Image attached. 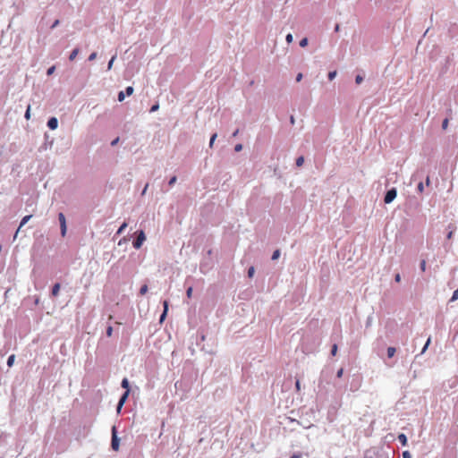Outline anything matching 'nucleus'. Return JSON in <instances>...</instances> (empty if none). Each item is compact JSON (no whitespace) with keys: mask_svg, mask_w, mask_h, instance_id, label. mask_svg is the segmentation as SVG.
Instances as JSON below:
<instances>
[{"mask_svg":"<svg viewBox=\"0 0 458 458\" xmlns=\"http://www.w3.org/2000/svg\"><path fill=\"white\" fill-rule=\"evenodd\" d=\"M403 458H411V455L409 451H404L403 453Z\"/></svg>","mask_w":458,"mask_h":458,"instance_id":"e433bc0d","label":"nucleus"},{"mask_svg":"<svg viewBox=\"0 0 458 458\" xmlns=\"http://www.w3.org/2000/svg\"><path fill=\"white\" fill-rule=\"evenodd\" d=\"M337 349H338L337 344H333L332 349H331V354H332L333 356L336 355V353H337Z\"/></svg>","mask_w":458,"mask_h":458,"instance_id":"a878e982","label":"nucleus"},{"mask_svg":"<svg viewBox=\"0 0 458 458\" xmlns=\"http://www.w3.org/2000/svg\"><path fill=\"white\" fill-rule=\"evenodd\" d=\"M129 393H130V390L125 391V393L120 398V400H119L120 406L123 405V403H125L126 399L128 398Z\"/></svg>","mask_w":458,"mask_h":458,"instance_id":"6e6552de","label":"nucleus"},{"mask_svg":"<svg viewBox=\"0 0 458 458\" xmlns=\"http://www.w3.org/2000/svg\"><path fill=\"white\" fill-rule=\"evenodd\" d=\"M118 141H119V138L117 137L116 139H114V140L111 142V145H112V146H114V145H116V144L118 143Z\"/></svg>","mask_w":458,"mask_h":458,"instance_id":"a18cd8bd","label":"nucleus"},{"mask_svg":"<svg viewBox=\"0 0 458 458\" xmlns=\"http://www.w3.org/2000/svg\"><path fill=\"white\" fill-rule=\"evenodd\" d=\"M456 300H458V289H456V290L454 292L453 296H452V298H451L450 301H456Z\"/></svg>","mask_w":458,"mask_h":458,"instance_id":"393cba45","label":"nucleus"},{"mask_svg":"<svg viewBox=\"0 0 458 458\" xmlns=\"http://www.w3.org/2000/svg\"><path fill=\"white\" fill-rule=\"evenodd\" d=\"M291 458H301L300 454H293Z\"/></svg>","mask_w":458,"mask_h":458,"instance_id":"3c124183","label":"nucleus"},{"mask_svg":"<svg viewBox=\"0 0 458 458\" xmlns=\"http://www.w3.org/2000/svg\"><path fill=\"white\" fill-rule=\"evenodd\" d=\"M301 79H302V74H301V73H298V74H297V77H296V81H298V82H299V81H301Z\"/></svg>","mask_w":458,"mask_h":458,"instance_id":"37998d69","label":"nucleus"},{"mask_svg":"<svg viewBox=\"0 0 458 458\" xmlns=\"http://www.w3.org/2000/svg\"><path fill=\"white\" fill-rule=\"evenodd\" d=\"M429 344H430V338H428V339L427 340L426 344L424 345V347H423V349H422V351H421V353H424V352H426V350H427V348L428 347Z\"/></svg>","mask_w":458,"mask_h":458,"instance_id":"2f4dec72","label":"nucleus"},{"mask_svg":"<svg viewBox=\"0 0 458 458\" xmlns=\"http://www.w3.org/2000/svg\"><path fill=\"white\" fill-rule=\"evenodd\" d=\"M133 93V88L129 86L125 89V93L127 96H131Z\"/></svg>","mask_w":458,"mask_h":458,"instance_id":"b1692460","label":"nucleus"},{"mask_svg":"<svg viewBox=\"0 0 458 458\" xmlns=\"http://www.w3.org/2000/svg\"><path fill=\"white\" fill-rule=\"evenodd\" d=\"M295 386H296L297 391H300L301 386H300V381L299 380H296Z\"/></svg>","mask_w":458,"mask_h":458,"instance_id":"49530a36","label":"nucleus"},{"mask_svg":"<svg viewBox=\"0 0 458 458\" xmlns=\"http://www.w3.org/2000/svg\"><path fill=\"white\" fill-rule=\"evenodd\" d=\"M417 189H418V191H419L420 192H422V191H424V185H423V183H422V182H420V183L418 184Z\"/></svg>","mask_w":458,"mask_h":458,"instance_id":"4c0bfd02","label":"nucleus"},{"mask_svg":"<svg viewBox=\"0 0 458 458\" xmlns=\"http://www.w3.org/2000/svg\"><path fill=\"white\" fill-rule=\"evenodd\" d=\"M124 98H125V94L123 91H120L119 94H118V100L120 102L123 101L124 100Z\"/></svg>","mask_w":458,"mask_h":458,"instance_id":"cd10ccee","label":"nucleus"},{"mask_svg":"<svg viewBox=\"0 0 458 458\" xmlns=\"http://www.w3.org/2000/svg\"><path fill=\"white\" fill-rule=\"evenodd\" d=\"M280 256V250H276L272 255V259L273 260H276L279 258Z\"/></svg>","mask_w":458,"mask_h":458,"instance_id":"6ab92c4d","label":"nucleus"},{"mask_svg":"<svg viewBox=\"0 0 458 458\" xmlns=\"http://www.w3.org/2000/svg\"><path fill=\"white\" fill-rule=\"evenodd\" d=\"M122 407H123V406H120V404L118 403V405H117V411H118V412L121 411Z\"/></svg>","mask_w":458,"mask_h":458,"instance_id":"864d4df0","label":"nucleus"},{"mask_svg":"<svg viewBox=\"0 0 458 458\" xmlns=\"http://www.w3.org/2000/svg\"><path fill=\"white\" fill-rule=\"evenodd\" d=\"M55 65H53V66H51V67H49V68L47 69V74L48 76H50V75H52V74L55 72Z\"/></svg>","mask_w":458,"mask_h":458,"instance_id":"aec40b11","label":"nucleus"},{"mask_svg":"<svg viewBox=\"0 0 458 458\" xmlns=\"http://www.w3.org/2000/svg\"><path fill=\"white\" fill-rule=\"evenodd\" d=\"M452 236H453V232L451 231V232H449V233H448V234H447V238H448V239H451V238H452Z\"/></svg>","mask_w":458,"mask_h":458,"instance_id":"09e8293b","label":"nucleus"},{"mask_svg":"<svg viewBox=\"0 0 458 458\" xmlns=\"http://www.w3.org/2000/svg\"><path fill=\"white\" fill-rule=\"evenodd\" d=\"M79 54V48H74L69 55V60L73 61Z\"/></svg>","mask_w":458,"mask_h":458,"instance_id":"9d476101","label":"nucleus"},{"mask_svg":"<svg viewBox=\"0 0 458 458\" xmlns=\"http://www.w3.org/2000/svg\"><path fill=\"white\" fill-rule=\"evenodd\" d=\"M127 225H127V223H126V222H123V223L122 224V225L119 227V229L117 230L116 233H117V234H121V233H123V231L126 229Z\"/></svg>","mask_w":458,"mask_h":458,"instance_id":"4468645a","label":"nucleus"},{"mask_svg":"<svg viewBox=\"0 0 458 458\" xmlns=\"http://www.w3.org/2000/svg\"><path fill=\"white\" fill-rule=\"evenodd\" d=\"M242 149V144H237V145H235V147H234V150H235L236 152H239V151H241Z\"/></svg>","mask_w":458,"mask_h":458,"instance_id":"58836bf2","label":"nucleus"},{"mask_svg":"<svg viewBox=\"0 0 458 458\" xmlns=\"http://www.w3.org/2000/svg\"><path fill=\"white\" fill-rule=\"evenodd\" d=\"M336 76V71L329 72L328 73V79L330 81H333L335 77Z\"/></svg>","mask_w":458,"mask_h":458,"instance_id":"bb28decb","label":"nucleus"},{"mask_svg":"<svg viewBox=\"0 0 458 458\" xmlns=\"http://www.w3.org/2000/svg\"><path fill=\"white\" fill-rule=\"evenodd\" d=\"M58 219L60 222L61 234H62V236H65L67 227H66V220H65L64 215L63 213H59Z\"/></svg>","mask_w":458,"mask_h":458,"instance_id":"20e7f679","label":"nucleus"},{"mask_svg":"<svg viewBox=\"0 0 458 458\" xmlns=\"http://www.w3.org/2000/svg\"><path fill=\"white\" fill-rule=\"evenodd\" d=\"M31 218V215H29V216H25L21 221V224H20V226L18 228V231Z\"/></svg>","mask_w":458,"mask_h":458,"instance_id":"9b49d317","label":"nucleus"},{"mask_svg":"<svg viewBox=\"0 0 458 458\" xmlns=\"http://www.w3.org/2000/svg\"><path fill=\"white\" fill-rule=\"evenodd\" d=\"M447 126H448V119H447V118H445V119L443 121V123H442V128H443L444 130H445V129L447 128Z\"/></svg>","mask_w":458,"mask_h":458,"instance_id":"c9c22d12","label":"nucleus"},{"mask_svg":"<svg viewBox=\"0 0 458 458\" xmlns=\"http://www.w3.org/2000/svg\"><path fill=\"white\" fill-rule=\"evenodd\" d=\"M192 292H193V289H192V287H191V286H190V287L187 289V291H186V295H187V297H188V298H191V296H192Z\"/></svg>","mask_w":458,"mask_h":458,"instance_id":"c85d7f7f","label":"nucleus"},{"mask_svg":"<svg viewBox=\"0 0 458 458\" xmlns=\"http://www.w3.org/2000/svg\"><path fill=\"white\" fill-rule=\"evenodd\" d=\"M396 195H397V191L395 188H392L391 190L387 191L385 195V198H384L385 203L386 204L391 203L396 198Z\"/></svg>","mask_w":458,"mask_h":458,"instance_id":"7ed1b4c3","label":"nucleus"},{"mask_svg":"<svg viewBox=\"0 0 458 458\" xmlns=\"http://www.w3.org/2000/svg\"><path fill=\"white\" fill-rule=\"evenodd\" d=\"M148 285H147V284L142 285V286L140 287V293L141 295H144V294L148 292Z\"/></svg>","mask_w":458,"mask_h":458,"instance_id":"a211bd4d","label":"nucleus"},{"mask_svg":"<svg viewBox=\"0 0 458 458\" xmlns=\"http://www.w3.org/2000/svg\"><path fill=\"white\" fill-rule=\"evenodd\" d=\"M362 77L360 75H357L355 78V81L357 84H360L362 81Z\"/></svg>","mask_w":458,"mask_h":458,"instance_id":"ea45409f","label":"nucleus"},{"mask_svg":"<svg viewBox=\"0 0 458 458\" xmlns=\"http://www.w3.org/2000/svg\"><path fill=\"white\" fill-rule=\"evenodd\" d=\"M60 287H61L60 284H58V283L54 284V286L52 288V293H51L54 297L58 295L59 291H60Z\"/></svg>","mask_w":458,"mask_h":458,"instance_id":"0eeeda50","label":"nucleus"},{"mask_svg":"<svg viewBox=\"0 0 458 458\" xmlns=\"http://www.w3.org/2000/svg\"><path fill=\"white\" fill-rule=\"evenodd\" d=\"M163 305H164V311L161 314L160 319H159L161 323L165 320V318L166 317V314H167V311H168V301H164Z\"/></svg>","mask_w":458,"mask_h":458,"instance_id":"423d86ee","label":"nucleus"},{"mask_svg":"<svg viewBox=\"0 0 458 458\" xmlns=\"http://www.w3.org/2000/svg\"><path fill=\"white\" fill-rule=\"evenodd\" d=\"M308 43H309V40L307 38H303L301 41H300V46L301 47H305L308 46Z\"/></svg>","mask_w":458,"mask_h":458,"instance_id":"f3484780","label":"nucleus"},{"mask_svg":"<svg viewBox=\"0 0 458 458\" xmlns=\"http://www.w3.org/2000/svg\"><path fill=\"white\" fill-rule=\"evenodd\" d=\"M216 136H217V135H216V133H214V134L211 136V138H210V142H209V146H210V147H212V146H213L214 141H215V140H216Z\"/></svg>","mask_w":458,"mask_h":458,"instance_id":"72a5a7b5","label":"nucleus"},{"mask_svg":"<svg viewBox=\"0 0 458 458\" xmlns=\"http://www.w3.org/2000/svg\"><path fill=\"white\" fill-rule=\"evenodd\" d=\"M285 40L288 44H291L293 40V37L291 33L287 34L285 37Z\"/></svg>","mask_w":458,"mask_h":458,"instance_id":"4be33fe9","label":"nucleus"},{"mask_svg":"<svg viewBox=\"0 0 458 458\" xmlns=\"http://www.w3.org/2000/svg\"><path fill=\"white\" fill-rule=\"evenodd\" d=\"M58 23H59V21H58V20H56V21L54 22V24L52 25V28H55V26H57V25H58Z\"/></svg>","mask_w":458,"mask_h":458,"instance_id":"de8ad7c7","label":"nucleus"},{"mask_svg":"<svg viewBox=\"0 0 458 458\" xmlns=\"http://www.w3.org/2000/svg\"><path fill=\"white\" fill-rule=\"evenodd\" d=\"M340 26L338 24L335 25V30L339 31Z\"/></svg>","mask_w":458,"mask_h":458,"instance_id":"603ef678","label":"nucleus"},{"mask_svg":"<svg viewBox=\"0 0 458 458\" xmlns=\"http://www.w3.org/2000/svg\"><path fill=\"white\" fill-rule=\"evenodd\" d=\"M254 273H255V268L253 267H250L249 269H248V276L250 278H251L253 276H254Z\"/></svg>","mask_w":458,"mask_h":458,"instance_id":"412c9836","label":"nucleus"},{"mask_svg":"<svg viewBox=\"0 0 458 458\" xmlns=\"http://www.w3.org/2000/svg\"><path fill=\"white\" fill-rule=\"evenodd\" d=\"M395 352H396V350L394 347H388L387 348V357L388 358L394 357L395 354Z\"/></svg>","mask_w":458,"mask_h":458,"instance_id":"f8f14e48","label":"nucleus"},{"mask_svg":"<svg viewBox=\"0 0 458 458\" xmlns=\"http://www.w3.org/2000/svg\"><path fill=\"white\" fill-rule=\"evenodd\" d=\"M394 280L395 282L399 283L401 281V276L400 274H396L395 276H394Z\"/></svg>","mask_w":458,"mask_h":458,"instance_id":"79ce46f5","label":"nucleus"},{"mask_svg":"<svg viewBox=\"0 0 458 458\" xmlns=\"http://www.w3.org/2000/svg\"><path fill=\"white\" fill-rule=\"evenodd\" d=\"M119 445H120V440L117 437L116 428L114 426L113 428H112V441H111V446H112L113 450L118 451L119 450Z\"/></svg>","mask_w":458,"mask_h":458,"instance_id":"f03ea898","label":"nucleus"},{"mask_svg":"<svg viewBox=\"0 0 458 458\" xmlns=\"http://www.w3.org/2000/svg\"><path fill=\"white\" fill-rule=\"evenodd\" d=\"M57 125H58V121L57 119L53 116L47 123V126L51 129V130H55L57 128Z\"/></svg>","mask_w":458,"mask_h":458,"instance_id":"39448f33","label":"nucleus"},{"mask_svg":"<svg viewBox=\"0 0 458 458\" xmlns=\"http://www.w3.org/2000/svg\"><path fill=\"white\" fill-rule=\"evenodd\" d=\"M148 184H146V186H145V188H144V190H143L142 194H144V193H145V191H146V190H147V188H148Z\"/></svg>","mask_w":458,"mask_h":458,"instance_id":"6e6d98bb","label":"nucleus"},{"mask_svg":"<svg viewBox=\"0 0 458 458\" xmlns=\"http://www.w3.org/2000/svg\"><path fill=\"white\" fill-rule=\"evenodd\" d=\"M343 374H344V369H343V368H341V369L337 371L336 376H337V377H339V378H340V377H342Z\"/></svg>","mask_w":458,"mask_h":458,"instance_id":"a19ab883","label":"nucleus"},{"mask_svg":"<svg viewBox=\"0 0 458 458\" xmlns=\"http://www.w3.org/2000/svg\"><path fill=\"white\" fill-rule=\"evenodd\" d=\"M304 163V157L302 156L299 157L297 159H296V165L298 167H301Z\"/></svg>","mask_w":458,"mask_h":458,"instance_id":"dca6fc26","label":"nucleus"},{"mask_svg":"<svg viewBox=\"0 0 458 458\" xmlns=\"http://www.w3.org/2000/svg\"><path fill=\"white\" fill-rule=\"evenodd\" d=\"M158 108V105H154L151 108H150V112H155L157 111Z\"/></svg>","mask_w":458,"mask_h":458,"instance_id":"c03bdc74","label":"nucleus"},{"mask_svg":"<svg viewBox=\"0 0 458 458\" xmlns=\"http://www.w3.org/2000/svg\"><path fill=\"white\" fill-rule=\"evenodd\" d=\"M146 241V235H145V233L144 231L140 230L137 233V238L136 240L132 242V245L135 249L139 250L143 242Z\"/></svg>","mask_w":458,"mask_h":458,"instance_id":"f257e3e1","label":"nucleus"},{"mask_svg":"<svg viewBox=\"0 0 458 458\" xmlns=\"http://www.w3.org/2000/svg\"><path fill=\"white\" fill-rule=\"evenodd\" d=\"M14 360H15V355L14 354L10 355L8 360H7L8 367H12L13 365V363H14Z\"/></svg>","mask_w":458,"mask_h":458,"instance_id":"ddd939ff","label":"nucleus"},{"mask_svg":"<svg viewBox=\"0 0 458 458\" xmlns=\"http://www.w3.org/2000/svg\"><path fill=\"white\" fill-rule=\"evenodd\" d=\"M26 115H29L30 114V106L28 107V109L26 110V113H25Z\"/></svg>","mask_w":458,"mask_h":458,"instance_id":"5fc2aeb1","label":"nucleus"},{"mask_svg":"<svg viewBox=\"0 0 458 458\" xmlns=\"http://www.w3.org/2000/svg\"><path fill=\"white\" fill-rule=\"evenodd\" d=\"M113 334V327L111 326H109L107 328H106V335L107 336H111Z\"/></svg>","mask_w":458,"mask_h":458,"instance_id":"f704fd0d","label":"nucleus"},{"mask_svg":"<svg viewBox=\"0 0 458 458\" xmlns=\"http://www.w3.org/2000/svg\"><path fill=\"white\" fill-rule=\"evenodd\" d=\"M115 58H116V55H114V56L110 59V61H109V63H108V65H107V69H108V70H111V69H112V66H113V64H114V60H115Z\"/></svg>","mask_w":458,"mask_h":458,"instance_id":"5701e85b","label":"nucleus"},{"mask_svg":"<svg viewBox=\"0 0 458 458\" xmlns=\"http://www.w3.org/2000/svg\"><path fill=\"white\" fill-rule=\"evenodd\" d=\"M121 386H122L123 388H125L126 391L129 390V381H128V379L127 378H123L122 380Z\"/></svg>","mask_w":458,"mask_h":458,"instance_id":"2eb2a0df","label":"nucleus"},{"mask_svg":"<svg viewBox=\"0 0 458 458\" xmlns=\"http://www.w3.org/2000/svg\"><path fill=\"white\" fill-rule=\"evenodd\" d=\"M420 269H421L422 272L426 271V261L424 259L421 260V262L420 264Z\"/></svg>","mask_w":458,"mask_h":458,"instance_id":"c756f323","label":"nucleus"},{"mask_svg":"<svg viewBox=\"0 0 458 458\" xmlns=\"http://www.w3.org/2000/svg\"><path fill=\"white\" fill-rule=\"evenodd\" d=\"M97 58V53L93 52L89 56V61H94Z\"/></svg>","mask_w":458,"mask_h":458,"instance_id":"473e14b6","label":"nucleus"},{"mask_svg":"<svg viewBox=\"0 0 458 458\" xmlns=\"http://www.w3.org/2000/svg\"><path fill=\"white\" fill-rule=\"evenodd\" d=\"M426 181H427V184H428L429 183V178L428 177Z\"/></svg>","mask_w":458,"mask_h":458,"instance_id":"13d9d810","label":"nucleus"},{"mask_svg":"<svg viewBox=\"0 0 458 458\" xmlns=\"http://www.w3.org/2000/svg\"><path fill=\"white\" fill-rule=\"evenodd\" d=\"M237 133H238V130H237V131H235L233 132V136H236V135H237Z\"/></svg>","mask_w":458,"mask_h":458,"instance_id":"4d7b16f0","label":"nucleus"},{"mask_svg":"<svg viewBox=\"0 0 458 458\" xmlns=\"http://www.w3.org/2000/svg\"><path fill=\"white\" fill-rule=\"evenodd\" d=\"M398 440L403 445H407V437L404 434H399L398 435Z\"/></svg>","mask_w":458,"mask_h":458,"instance_id":"1a4fd4ad","label":"nucleus"},{"mask_svg":"<svg viewBox=\"0 0 458 458\" xmlns=\"http://www.w3.org/2000/svg\"><path fill=\"white\" fill-rule=\"evenodd\" d=\"M176 181H177L176 176H173V177L169 180V182H168L169 186L174 185V184L176 182Z\"/></svg>","mask_w":458,"mask_h":458,"instance_id":"7c9ffc66","label":"nucleus"},{"mask_svg":"<svg viewBox=\"0 0 458 458\" xmlns=\"http://www.w3.org/2000/svg\"><path fill=\"white\" fill-rule=\"evenodd\" d=\"M290 122H291V123H292V124H293V123H294V118H293V116H290Z\"/></svg>","mask_w":458,"mask_h":458,"instance_id":"8fccbe9b","label":"nucleus"}]
</instances>
